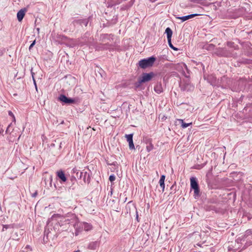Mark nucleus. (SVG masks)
Returning <instances> with one entry per match:
<instances>
[{"label": "nucleus", "mask_w": 252, "mask_h": 252, "mask_svg": "<svg viewBox=\"0 0 252 252\" xmlns=\"http://www.w3.org/2000/svg\"><path fill=\"white\" fill-rule=\"evenodd\" d=\"M81 227L84 229L85 231H89L93 229L92 225L86 222H81L77 223V229Z\"/></svg>", "instance_id": "obj_5"}, {"label": "nucleus", "mask_w": 252, "mask_h": 252, "mask_svg": "<svg viewBox=\"0 0 252 252\" xmlns=\"http://www.w3.org/2000/svg\"><path fill=\"white\" fill-rule=\"evenodd\" d=\"M59 99L64 103L68 104L74 103L76 102L75 99L67 97L64 94H61L59 97Z\"/></svg>", "instance_id": "obj_6"}, {"label": "nucleus", "mask_w": 252, "mask_h": 252, "mask_svg": "<svg viewBox=\"0 0 252 252\" xmlns=\"http://www.w3.org/2000/svg\"><path fill=\"white\" fill-rule=\"evenodd\" d=\"M165 33L167 35L168 43L169 47L175 51H177L178 48L175 47L171 43V37L172 35V31L170 28H167L165 30Z\"/></svg>", "instance_id": "obj_4"}, {"label": "nucleus", "mask_w": 252, "mask_h": 252, "mask_svg": "<svg viewBox=\"0 0 252 252\" xmlns=\"http://www.w3.org/2000/svg\"><path fill=\"white\" fill-rule=\"evenodd\" d=\"M136 219L138 220V214H137V212L136 211Z\"/></svg>", "instance_id": "obj_29"}, {"label": "nucleus", "mask_w": 252, "mask_h": 252, "mask_svg": "<svg viewBox=\"0 0 252 252\" xmlns=\"http://www.w3.org/2000/svg\"><path fill=\"white\" fill-rule=\"evenodd\" d=\"M154 90L156 92H157L158 94L162 92V88L160 85H156L155 88Z\"/></svg>", "instance_id": "obj_15"}, {"label": "nucleus", "mask_w": 252, "mask_h": 252, "mask_svg": "<svg viewBox=\"0 0 252 252\" xmlns=\"http://www.w3.org/2000/svg\"><path fill=\"white\" fill-rule=\"evenodd\" d=\"M8 114H9V116L12 117L14 118V121H15V118L14 117V116L13 113L11 111H9L8 112Z\"/></svg>", "instance_id": "obj_25"}, {"label": "nucleus", "mask_w": 252, "mask_h": 252, "mask_svg": "<svg viewBox=\"0 0 252 252\" xmlns=\"http://www.w3.org/2000/svg\"><path fill=\"white\" fill-rule=\"evenodd\" d=\"M125 137L126 138V140L128 143L133 141V139H132L133 134H126L125 135Z\"/></svg>", "instance_id": "obj_16"}, {"label": "nucleus", "mask_w": 252, "mask_h": 252, "mask_svg": "<svg viewBox=\"0 0 252 252\" xmlns=\"http://www.w3.org/2000/svg\"><path fill=\"white\" fill-rule=\"evenodd\" d=\"M185 76H186V77L188 78L189 76L186 75H185Z\"/></svg>", "instance_id": "obj_33"}, {"label": "nucleus", "mask_w": 252, "mask_h": 252, "mask_svg": "<svg viewBox=\"0 0 252 252\" xmlns=\"http://www.w3.org/2000/svg\"><path fill=\"white\" fill-rule=\"evenodd\" d=\"M181 89L186 91V90H190L192 88V86L190 85V84L189 82L186 83L185 85H183V84H181L180 85Z\"/></svg>", "instance_id": "obj_12"}, {"label": "nucleus", "mask_w": 252, "mask_h": 252, "mask_svg": "<svg viewBox=\"0 0 252 252\" xmlns=\"http://www.w3.org/2000/svg\"><path fill=\"white\" fill-rule=\"evenodd\" d=\"M35 40H34L32 42V43L30 45V46L29 47V50H31L33 47V46L35 45Z\"/></svg>", "instance_id": "obj_24"}, {"label": "nucleus", "mask_w": 252, "mask_h": 252, "mask_svg": "<svg viewBox=\"0 0 252 252\" xmlns=\"http://www.w3.org/2000/svg\"><path fill=\"white\" fill-rule=\"evenodd\" d=\"M129 148L130 150L135 149L133 141L128 143Z\"/></svg>", "instance_id": "obj_20"}, {"label": "nucleus", "mask_w": 252, "mask_h": 252, "mask_svg": "<svg viewBox=\"0 0 252 252\" xmlns=\"http://www.w3.org/2000/svg\"><path fill=\"white\" fill-rule=\"evenodd\" d=\"M153 148H154V146L151 142L149 143V145H148L146 146V149L148 152L151 151L153 149Z\"/></svg>", "instance_id": "obj_17"}, {"label": "nucleus", "mask_w": 252, "mask_h": 252, "mask_svg": "<svg viewBox=\"0 0 252 252\" xmlns=\"http://www.w3.org/2000/svg\"><path fill=\"white\" fill-rule=\"evenodd\" d=\"M182 65L186 68V69L188 71V69L186 64L185 63H182Z\"/></svg>", "instance_id": "obj_26"}, {"label": "nucleus", "mask_w": 252, "mask_h": 252, "mask_svg": "<svg viewBox=\"0 0 252 252\" xmlns=\"http://www.w3.org/2000/svg\"><path fill=\"white\" fill-rule=\"evenodd\" d=\"M75 228H76V232H75L76 235H78L80 232H81V231L84 230V229H82L81 227L78 228V229H77V223L75 225Z\"/></svg>", "instance_id": "obj_19"}, {"label": "nucleus", "mask_w": 252, "mask_h": 252, "mask_svg": "<svg viewBox=\"0 0 252 252\" xmlns=\"http://www.w3.org/2000/svg\"><path fill=\"white\" fill-rule=\"evenodd\" d=\"M252 235V230L249 229L247 230L245 234V236L247 240H250V237Z\"/></svg>", "instance_id": "obj_14"}, {"label": "nucleus", "mask_w": 252, "mask_h": 252, "mask_svg": "<svg viewBox=\"0 0 252 252\" xmlns=\"http://www.w3.org/2000/svg\"><path fill=\"white\" fill-rule=\"evenodd\" d=\"M250 238H250V240H251V239H252V235H251V236L250 237ZM251 244H252V242H251Z\"/></svg>", "instance_id": "obj_32"}, {"label": "nucleus", "mask_w": 252, "mask_h": 252, "mask_svg": "<svg viewBox=\"0 0 252 252\" xmlns=\"http://www.w3.org/2000/svg\"><path fill=\"white\" fill-rule=\"evenodd\" d=\"M165 179V176L162 175L161 176L160 180L159 181V184L160 187L162 188V191L163 192L165 188L164 180Z\"/></svg>", "instance_id": "obj_11"}, {"label": "nucleus", "mask_w": 252, "mask_h": 252, "mask_svg": "<svg viewBox=\"0 0 252 252\" xmlns=\"http://www.w3.org/2000/svg\"><path fill=\"white\" fill-rule=\"evenodd\" d=\"M3 130L2 129H1L0 130V135L1 134L2 135L3 134Z\"/></svg>", "instance_id": "obj_27"}, {"label": "nucleus", "mask_w": 252, "mask_h": 252, "mask_svg": "<svg viewBox=\"0 0 252 252\" xmlns=\"http://www.w3.org/2000/svg\"><path fill=\"white\" fill-rule=\"evenodd\" d=\"M89 21L88 19H79L74 21V24H79L82 27L84 25L86 27L88 24Z\"/></svg>", "instance_id": "obj_9"}, {"label": "nucleus", "mask_w": 252, "mask_h": 252, "mask_svg": "<svg viewBox=\"0 0 252 252\" xmlns=\"http://www.w3.org/2000/svg\"><path fill=\"white\" fill-rule=\"evenodd\" d=\"M198 15H199V14H190V15H188L182 16V17H177L176 18L181 20L182 22H184L186 20H188L189 19L195 17L196 16H198Z\"/></svg>", "instance_id": "obj_8"}, {"label": "nucleus", "mask_w": 252, "mask_h": 252, "mask_svg": "<svg viewBox=\"0 0 252 252\" xmlns=\"http://www.w3.org/2000/svg\"><path fill=\"white\" fill-rule=\"evenodd\" d=\"M36 194H37V192H34V193L32 195V197H35V196H36Z\"/></svg>", "instance_id": "obj_28"}, {"label": "nucleus", "mask_w": 252, "mask_h": 252, "mask_svg": "<svg viewBox=\"0 0 252 252\" xmlns=\"http://www.w3.org/2000/svg\"><path fill=\"white\" fill-rule=\"evenodd\" d=\"M57 176L60 178L63 182H65L66 181V178L65 176L64 172L62 170H60L57 172Z\"/></svg>", "instance_id": "obj_10"}, {"label": "nucleus", "mask_w": 252, "mask_h": 252, "mask_svg": "<svg viewBox=\"0 0 252 252\" xmlns=\"http://www.w3.org/2000/svg\"><path fill=\"white\" fill-rule=\"evenodd\" d=\"M157 0H150L152 2H155V1H156Z\"/></svg>", "instance_id": "obj_31"}, {"label": "nucleus", "mask_w": 252, "mask_h": 252, "mask_svg": "<svg viewBox=\"0 0 252 252\" xmlns=\"http://www.w3.org/2000/svg\"><path fill=\"white\" fill-rule=\"evenodd\" d=\"M32 69H31V73H32V79H33L34 84L35 86V88L37 90V86H36V83H35V80L34 79V76H33L34 75V73L32 71Z\"/></svg>", "instance_id": "obj_22"}, {"label": "nucleus", "mask_w": 252, "mask_h": 252, "mask_svg": "<svg viewBox=\"0 0 252 252\" xmlns=\"http://www.w3.org/2000/svg\"><path fill=\"white\" fill-rule=\"evenodd\" d=\"M190 187L194 191V197L195 199L198 198L200 194V189L199 188V185L196 178L195 177H191L190 179Z\"/></svg>", "instance_id": "obj_2"}, {"label": "nucleus", "mask_w": 252, "mask_h": 252, "mask_svg": "<svg viewBox=\"0 0 252 252\" xmlns=\"http://www.w3.org/2000/svg\"><path fill=\"white\" fill-rule=\"evenodd\" d=\"M156 61V58L154 57H151L147 59H144L140 60L138 64L139 66L143 69L152 66Z\"/></svg>", "instance_id": "obj_1"}, {"label": "nucleus", "mask_w": 252, "mask_h": 252, "mask_svg": "<svg viewBox=\"0 0 252 252\" xmlns=\"http://www.w3.org/2000/svg\"><path fill=\"white\" fill-rule=\"evenodd\" d=\"M116 179L115 176L114 175H111L109 176V180L111 182L114 181Z\"/></svg>", "instance_id": "obj_21"}, {"label": "nucleus", "mask_w": 252, "mask_h": 252, "mask_svg": "<svg viewBox=\"0 0 252 252\" xmlns=\"http://www.w3.org/2000/svg\"><path fill=\"white\" fill-rule=\"evenodd\" d=\"M178 121L181 124L182 127L184 128L187 127L188 126H190L192 124L191 123H185L184 122V121L182 119H179Z\"/></svg>", "instance_id": "obj_13"}, {"label": "nucleus", "mask_w": 252, "mask_h": 252, "mask_svg": "<svg viewBox=\"0 0 252 252\" xmlns=\"http://www.w3.org/2000/svg\"><path fill=\"white\" fill-rule=\"evenodd\" d=\"M26 11L27 10L26 9H22L18 12L17 14V17L19 22L23 20Z\"/></svg>", "instance_id": "obj_7"}, {"label": "nucleus", "mask_w": 252, "mask_h": 252, "mask_svg": "<svg viewBox=\"0 0 252 252\" xmlns=\"http://www.w3.org/2000/svg\"><path fill=\"white\" fill-rule=\"evenodd\" d=\"M11 124H12L11 123L10 124H9V125H8V126H7V129H6V130L5 133H10V129H10V126H11Z\"/></svg>", "instance_id": "obj_23"}, {"label": "nucleus", "mask_w": 252, "mask_h": 252, "mask_svg": "<svg viewBox=\"0 0 252 252\" xmlns=\"http://www.w3.org/2000/svg\"><path fill=\"white\" fill-rule=\"evenodd\" d=\"M13 224H9V225H3V228H2V231H4L5 229H7L9 228H13Z\"/></svg>", "instance_id": "obj_18"}, {"label": "nucleus", "mask_w": 252, "mask_h": 252, "mask_svg": "<svg viewBox=\"0 0 252 252\" xmlns=\"http://www.w3.org/2000/svg\"><path fill=\"white\" fill-rule=\"evenodd\" d=\"M65 221L67 222V223H69V220H68V219H67V220H65Z\"/></svg>", "instance_id": "obj_30"}, {"label": "nucleus", "mask_w": 252, "mask_h": 252, "mask_svg": "<svg viewBox=\"0 0 252 252\" xmlns=\"http://www.w3.org/2000/svg\"><path fill=\"white\" fill-rule=\"evenodd\" d=\"M154 76V73L153 72H150L149 73H143L142 77L141 78H139L138 79V82L139 83V85L150 81Z\"/></svg>", "instance_id": "obj_3"}]
</instances>
